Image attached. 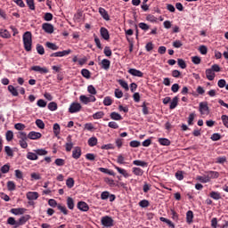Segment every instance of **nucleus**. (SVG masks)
<instances>
[{
  "label": "nucleus",
  "mask_w": 228,
  "mask_h": 228,
  "mask_svg": "<svg viewBox=\"0 0 228 228\" xmlns=\"http://www.w3.org/2000/svg\"><path fill=\"white\" fill-rule=\"evenodd\" d=\"M11 213L12 215H24L26 213V208H12Z\"/></svg>",
  "instance_id": "aec40b11"
},
{
  "label": "nucleus",
  "mask_w": 228,
  "mask_h": 228,
  "mask_svg": "<svg viewBox=\"0 0 228 228\" xmlns=\"http://www.w3.org/2000/svg\"><path fill=\"white\" fill-rule=\"evenodd\" d=\"M206 76H207V79H208V81H213V79H215V72L211 69H208L206 70Z\"/></svg>",
  "instance_id": "412c9836"
},
{
  "label": "nucleus",
  "mask_w": 228,
  "mask_h": 228,
  "mask_svg": "<svg viewBox=\"0 0 228 228\" xmlns=\"http://www.w3.org/2000/svg\"><path fill=\"white\" fill-rule=\"evenodd\" d=\"M110 118L112 120H122V116L118 112H111Z\"/></svg>",
  "instance_id": "72a5a7b5"
},
{
  "label": "nucleus",
  "mask_w": 228,
  "mask_h": 228,
  "mask_svg": "<svg viewBox=\"0 0 228 228\" xmlns=\"http://www.w3.org/2000/svg\"><path fill=\"white\" fill-rule=\"evenodd\" d=\"M178 61V66L182 69H186L187 65H186V62L184 61V60L183 59H178L177 60Z\"/></svg>",
  "instance_id": "774afa93"
},
{
  "label": "nucleus",
  "mask_w": 228,
  "mask_h": 228,
  "mask_svg": "<svg viewBox=\"0 0 228 228\" xmlns=\"http://www.w3.org/2000/svg\"><path fill=\"white\" fill-rule=\"evenodd\" d=\"M227 162V157L223 156V157H218L216 160V163H218L219 165H224V163Z\"/></svg>",
  "instance_id": "09e8293b"
},
{
  "label": "nucleus",
  "mask_w": 228,
  "mask_h": 228,
  "mask_svg": "<svg viewBox=\"0 0 228 228\" xmlns=\"http://www.w3.org/2000/svg\"><path fill=\"white\" fill-rule=\"evenodd\" d=\"M4 151L9 158H13V150L10 146H5Z\"/></svg>",
  "instance_id": "de8ad7c7"
},
{
  "label": "nucleus",
  "mask_w": 228,
  "mask_h": 228,
  "mask_svg": "<svg viewBox=\"0 0 228 228\" xmlns=\"http://www.w3.org/2000/svg\"><path fill=\"white\" fill-rule=\"evenodd\" d=\"M0 37L2 38H12V34H10L8 29L0 28Z\"/></svg>",
  "instance_id": "a211bd4d"
},
{
  "label": "nucleus",
  "mask_w": 228,
  "mask_h": 228,
  "mask_svg": "<svg viewBox=\"0 0 228 228\" xmlns=\"http://www.w3.org/2000/svg\"><path fill=\"white\" fill-rule=\"evenodd\" d=\"M147 106H149V103H146L145 102L142 105L143 115H149V107Z\"/></svg>",
  "instance_id": "4d7b16f0"
},
{
  "label": "nucleus",
  "mask_w": 228,
  "mask_h": 228,
  "mask_svg": "<svg viewBox=\"0 0 228 228\" xmlns=\"http://www.w3.org/2000/svg\"><path fill=\"white\" fill-rule=\"evenodd\" d=\"M31 70L34 72H39V74H49V69L40 66H32Z\"/></svg>",
  "instance_id": "0eeeda50"
},
{
  "label": "nucleus",
  "mask_w": 228,
  "mask_h": 228,
  "mask_svg": "<svg viewBox=\"0 0 228 228\" xmlns=\"http://www.w3.org/2000/svg\"><path fill=\"white\" fill-rule=\"evenodd\" d=\"M45 45L48 49H51L52 51H58V49H60V47L54 43L46 42Z\"/></svg>",
  "instance_id": "cd10ccee"
},
{
  "label": "nucleus",
  "mask_w": 228,
  "mask_h": 228,
  "mask_svg": "<svg viewBox=\"0 0 228 228\" xmlns=\"http://www.w3.org/2000/svg\"><path fill=\"white\" fill-rule=\"evenodd\" d=\"M8 90L12 94V95H13L14 97H17L19 95V92L12 85L8 86Z\"/></svg>",
  "instance_id": "7c9ffc66"
},
{
  "label": "nucleus",
  "mask_w": 228,
  "mask_h": 228,
  "mask_svg": "<svg viewBox=\"0 0 228 228\" xmlns=\"http://www.w3.org/2000/svg\"><path fill=\"white\" fill-rule=\"evenodd\" d=\"M179 102V98L177 96L174 97L169 105V110H175L177 108V103Z\"/></svg>",
  "instance_id": "393cba45"
},
{
  "label": "nucleus",
  "mask_w": 228,
  "mask_h": 228,
  "mask_svg": "<svg viewBox=\"0 0 228 228\" xmlns=\"http://www.w3.org/2000/svg\"><path fill=\"white\" fill-rule=\"evenodd\" d=\"M57 208L61 213H63V215H69V210L67 209V207L62 206L61 204H58Z\"/></svg>",
  "instance_id": "473e14b6"
},
{
  "label": "nucleus",
  "mask_w": 228,
  "mask_h": 228,
  "mask_svg": "<svg viewBox=\"0 0 228 228\" xmlns=\"http://www.w3.org/2000/svg\"><path fill=\"white\" fill-rule=\"evenodd\" d=\"M133 165H135L136 167H142V168H145L149 166V164L143 160H134Z\"/></svg>",
  "instance_id": "b1692460"
},
{
  "label": "nucleus",
  "mask_w": 228,
  "mask_h": 228,
  "mask_svg": "<svg viewBox=\"0 0 228 228\" xmlns=\"http://www.w3.org/2000/svg\"><path fill=\"white\" fill-rule=\"evenodd\" d=\"M27 159H29L30 161H37V159H38V155H37V152L33 153L28 151L27 153Z\"/></svg>",
  "instance_id": "4be33fe9"
},
{
  "label": "nucleus",
  "mask_w": 228,
  "mask_h": 228,
  "mask_svg": "<svg viewBox=\"0 0 228 228\" xmlns=\"http://www.w3.org/2000/svg\"><path fill=\"white\" fill-rule=\"evenodd\" d=\"M221 120H222L224 127H227V129H228V116L227 115H223L221 117Z\"/></svg>",
  "instance_id": "e2e57ef3"
},
{
  "label": "nucleus",
  "mask_w": 228,
  "mask_h": 228,
  "mask_svg": "<svg viewBox=\"0 0 228 228\" xmlns=\"http://www.w3.org/2000/svg\"><path fill=\"white\" fill-rule=\"evenodd\" d=\"M42 29L45 30V33H48V35L54 33V26L51 23H43Z\"/></svg>",
  "instance_id": "20e7f679"
},
{
  "label": "nucleus",
  "mask_w": 228,
  "mask_h": 228,
  "mask_svg": "<svg viewBox=\"0 0 228 228\" xmlns=\"http://www.w3.org/2000/svg\"><path fill=\"white\" fill-rule=\"evenodd\" d=\"M67 206L69 209H74V200L70 197L67 199Z\"/></svg>",
  "instance_id": "a18cd8bd"
},
{
  "label": "nucleus",
  "mask_w": 228,
  "mask_h": 228,
  "mask_svg": "<svg viewBox=\"0 0 228 228\" xmlns=\"http://www.w3.org/2000/svg\"><path fill=\"white\" fill-rule=\"evenodd\" d=\"M18 138L20 140H28V134H26V132H19Z\"/></svg>",
  "instance_id": "052dcab7"
},
{
  "label": "nucleus",
  "mask_w": 228,
  "mask_h": 228,
  "mask_svg": "<svg viewBox=\"0 0 228 228\" xmlns=\"http://www.w3.org/2000/svg\"><path fill=\"white\" fill-rule=\"evenodd\" d=\"M196 180L197 181H200V183H209V181H211V178L209 176H200V175H198L196 177Z\"/></svg>",
  "instance_id": "c85d7f7f"
},
{
  "label": "nucleus",
  "mask_w": 228,
  "mask_h": 228,
  "mask_svg": "<svg viewBox=\"0 0 228 228\" xmlns=\"http://www.w3.org/2000/svg\"><path fill=\"white\" fill-rule=\"evenodd\" d=\"M102 117H104L103 111H98L93 115V118L94 120H99V118H102Z\"/></svg>",
  "instance_id": "49530a36"
},
{
  "label": "nucleus",
  "mask_w": 228,
  "mask_h": 228,
  "mask_svg": "<svg viewBox=\"0 0 228 228\" xmlns=\"http://www.w3.org/2000/svg\"><path fill=\"white\" fill-rule=\"evenodd\" d=\"M118 83L124 88L126 92L129 90V85H127V82L124 79L118 80Z\"/></svg>",
  "instance_id": "2f4dec72"
},
{
  "label": "nucleus",
  "mask_w": 228,
  "mask_h": 228,
  "mask_svg": "<svg viewBox=\"0 0 228 228\" xmlns=\"http://www.w3.org/2000/svg\"><path fill=\"white\" fill-rule=\"evenodd\" d=\"M44 20H46V22L53 20V13L45 12L44 16Z\"/></svg>",
  "instance_id": "680f3d73"
},
{
  "label": "nucleus",
  "mask_w": 228,
  "mask_h": 228,
  "mask_svg": "<svg viewBox=\"0 0 228 228\" xmlns=\"http://www.w3.org/2000/svg\"><path fill=\"white\" fill-rule=\"evenodd\" d=\"M132 172L134 175H138L139 177H142V175H143V169L140 167H133Z\"/></svg>",
  "instance_id": "5701e85b"
},
{
  "label": "nucleus",
  "mask_w": 228,
  "mask_h": 228,
  "mask_svg": "<svg viewBox=\"0 0 228 228\" xmlns=\"http://www.w3.org/2000/svg\"><path fill=\"white\" fill-rule=\"evenodd\" d=\"M81 148L77 146L74 148L73 151H72V158L74 159H79L81 158Z\"/></svg>",
  "instance_id": "9d476101"
},
{
  "label": "nucleus",
  "mask_w": 228,
  "mask_h": 228,
  "mask_svg": "<svg viewBox=\"0 0 228 228\" xmlns=\"http://www.w3.org/2000/svg\"><path fill=\"white\" fill-rule=\"evenodd\" d=\"M26 197L28 200H37V199L39 197V194L37 191H28Z\"/></svg>",
  "instance_id": "4468645a"
},
{
  "label": "nucleus",
  "mask_w": 228,
  "mask_h": 228,
  "mask_svg": "<svg viewBox=\"0 0 228 228\" xmlns=\"http://www.w3.org/2000/svg\"><path fill=\"white\" fill-rule=\"evenodd\" d=\"M128 74H131V76H134L135 77H142L143 76V72L136 69H128Z\"/></svg>",
  "instance_id": "9b49d317"
},
{
  "label": "nucleus",
  "mask_w": 228,
  "mask_h": 228,
  "mask_svg": "<svg viewBox=\"0 0 228 228\" xmlns=\"http://www.w3.org/2000/svg\"><path fill=\"white\" fill-rule=\"evenodd\" d=\"M37 105L39 108H45V106H47V102H45V100L39 99L37 102Z\"/></svg>",
  "instance_id": "bf43d9fd"
},
{
  "label": "nucleus",
  "mask_w": 228,
  "mask_h": 228,
  "mask_svg": "<svg viewBox=\"0 0 228 228\" xmlns=\"http://www.w3.org/2000/svg\"><path fill=\"white\" fill-rule=\"evenodd\" d=\"M81 74H82L83 77H86V79H90V77H91L90 70H88L86 69H83L81 70Z\"/></svg>",
  "instance_id": "e433bc0d"
},
{
  "label": "nucleus",
  "mask_w": 228,
  "mask_h": 228,
  "mask_svg": "<svg viewBox=\"0 0 228 228\" xmlns=\"http://www.w3.org/2000/svg\"><path fill=\"white\" fill-rule=\"evenodd\" d=\"M87 92L89 94H91V95H96L97 94V90L95 89V87L94 86H88L87 87Z\"/></svg>",
  "instance_id": "603ef678"
},
{
  "label": "nucleus",
  "mask_w": 228,
  "mask_h": 228,
  "mask_svg": "<svg viewBox=\"0 0 228 228\" xmlns=\"http://www.w3.org/2000/svg\"><path fill=\"white\" fill-rule=\"evenodd\" d=\"M77 208L80 211H88L90 209V208L88 207V204H86V202L85 201H79L77 203Z\"/></svg>",
  "instance_id": "f3484780"
},
{
  "label": "nucleus",
  "mask_w": 228,
  "mask_h": 228,
  "mask_svg": "<svg viewBox=\"0 0 228 228\" xmlns=\"http://www.w3.org/2000/svg\"><path fill=\"white\" fill-rule=\"evenodd\" d=\"M70 53H72V50L68 49V50H64L62 52L53 53L50 56H51V58H63V56H69V54H70Z\"/></svg>",
  "instance_id": "7ed1b4c3"
},
{
  "label": "nucleus",
  "mask_w": 228,
  "mask_h": 228,
  "mask_svg": "<svg viewBox=\"0 0 228 228\" xmlns=\"http://www.w3.org/2000/svg\"><path fill=\"white\" fill-rule=\"evenodd\" d=\"M160 222H164L165 224H167V225H169V227H173L175 228V226L174 225V223H172V221H170V219H167L165 217H159Z\"/></svg>",
  "instance_id": "37998d69"
},
{
  "label": "nucleus",
  "mask_w": 228,
  "mask_h": 228,
  "mask_svg": "<svg viewBox=\"0 0 228 228\" xmlns=\"http://www.w3.org/2000/svg\"><path fill=\"white\" fill-rule=\"evenodd\" d=\"M37 51L38 54L44 55L45 54V50L44 49V46L42 45H37Z\"/></svg>",
  "instance_id": "6e6d98bb"
},
{
  "label": "nucleus",
  "mask_w": 228,
  "mask_h": 228,
  "mask_svg": "<svg viewBox=\"0 0 228 228\" xmlns=\"http://www.w3.org/2000/svg\"><path fill=\"white\" fill-rule=\"evenodd\" d=\"M139 28L142 29V31H149V29L151 28V27L145 22L139 23Z\"/></svg>",
  "instance_id": "5fc2aeb1"
},
{
  "label": "nucleus",
  "mask_w": 228,
  "mask_h": 228,
  "mask_svg": "<svg viewBox=\"0 0 228 228\" xmlns=\"http://www.w3.org/2000/svg\"><path fill=\"white\" fill-rule=\"evenodd\" d=\"M15 188H16V185H15V183L13 181H9L7 183V190L9 191H14Z\"/></svg>",
  "instance_id": "4c0bfd02"
},
{
  "label": "nucleus",
  "mask_w": 228,
  "mask_h": 228,
  "mask_svg": "<svg viewBox=\"0 0 228 228\" xmlns=\"http://www.w3.org/2000/svg\"><path fill=\"white\" fill-rule=\"evenodd\" d=\"M104 106H111L113 104V100H111V97L106 96L103 100Z\"/></svg>",
  "instance_id": "a19ab883"
},
{
  "label": "nucleus",
  "mask_w": 228,
  "mask_h": 228,
  "mask_svg": "<svg viewBox=\"0 0 228 228\" xmlns=\"http://www.w3.org/2000/svg\"><path fill=\"white\" fill-rule=\"evenodd\" d=\"M29 10H35V0H26Z\"/></svg>",
  "instance_id": "338daca9"
},
{
  "label": "nucleus",
  "mask_w": 228,
  "mask_h": 228,
  "mask_svg": "<svg viewBox=\"0 0 228 228\" xmlns=\"http://www.w3.org/2000/svg\"><path fill=\"white\" fill-rule=\"evenodd\" d=\"M54 163L57 167H63V165H65V159H55Z\"/></svg>",
  "instance_id": "69168bd1"
},
{
  "label": "nucleus",
  "mask_w": 228,
  "mask_h": 228,
  "mask_svg": "<svg viewBox=\"0 0 228 228\" xmlns=\"http://www.w3.org/2000/svg\"><path fill=\"white\" fill-rule=\"evenodd\" d=\"M100 35L103 40H110V31H108V28L102 27L100 28Z\"/></svg>",
  "instance_id": "1a4fd4ad"
},
{
  "label": "nucleus",
  "mask_w": 228,
  "mask_h": 228,
  "mask_svg": "<svg viewBox=\"0 0 228 228\" xmlns=\"http://www.w3.org/2000/svg\"><path fill=\"white\" fill-rule=\"evenodd\" d=\"M36 126H37V127L39 129H45V124L44 123V121L42 119H37L36 120Z\"/></svg>",
  "instance_id": "3c124183"
},
{
  "label": "nucleus",
  "mask_w": 228,
  "mask_h": 228,
  "mask_svg": "<svg viewBox=\"0 0 228 228\" xmlns=\"http://www.w3.org/2000/svg\"><path fill=\"white\" fill-rule=\"evenodd\" d=\"M48 110H50V111H56L58 110V104L54 102H50L48 104Z\"/></svg>",
  "instance_id": "ea45409f"
},
{
  "label": "nucleus",
  "mask_w": 228,
  "mask_h": 228,
  "mask_svg": "<svg viewBox=\"0 0 228 228\" xmlns=\"http://www.w3.org/2000/svg\"><path fill=\"white\" fill-rule=\"evenodd\" d=\"M99 171L102 172V174H108V175L115 176V172L111 169H108V168H104V167H99Z\"/></svg>",
  "instance_id": "bb28decb"
},
{
  "label": "nucleus",
  "mask_w": 228,
  "mask_h": 228,
  "mask_svg": "<svg viewBox=\"0 0 228 228\" xmlns=\"http://www.w3.org/2000/svg\"><path fill=\"white\" fill-rule=\"evenodd\" d=\"M101 63L102 69H103L104 70H110V66L111 65V61H110V60L103 59Z\"/></svg>",
  "instance_id": "6ab92c4d"
},
{
  "label": "nucleus",
  "mask_w": 228,
  "mask_h": 228,
  "mask_svg": "<svg viewBox=\"0 0 228 228\" xmlns=\"http://www.w3.org/2000/svg\"><path fill=\"white\" fill-rule=\"evenodd\" d=\"M28 138L29 140H40V138H42V134L40 132L31 131L28 133Z\"/></svg>",
  "instance_id": "6e6552de"
},
{
  "label": "nucleus",
  "mask_w": 228,
  "mask_h": 228,
  "mask_svg": "<svg viewBox=\"0 0 228 228\" xmlns=\"http://www.w3.org/2000/svg\"><path fill=\"white\" fill-rule=\"evenodd\" d=\"M117 163H118V165H125L126 164V158L124 157V155L119 154L118 156Z\"/></svg>",
  "instance_id": "c03bdc74"
},
{
  "label": "nucleus",
  "mask_w": 228,
  "mask_h": 228,
  "mask_svg": "<svg viewBox=\"0 0 228 228\" xmlns=\"http://www.w3.org/2000/svg\"><path fill=\"white\" fill-rule=\"evenodd\" d=\"M97 142H98L97 137H91L88 139L87 143L89 147H95V145H97Z\"/></svg>",
  "instance_id": "c756f323"
},
{
  "label": "nucleus",
  "mask_w": 228,
  "mask_h": 228,
  "mask_svg": "<svg viewBox=\"0 0 228 228\" xmlns=\"http://www.w3.org/2000/svg\"><path fill=\"white\" fill-rule=\"evenodd\" d=\"M31 216L29 215H26L21 216L18 221H17V225L18 227H20V225H24L28 220H29Z\"/></svg>",
  "instance_id": "f8f14e48"
},
{
  "label": "nucleus",
  "mask_w": 228,
  "mask_h": 228,
  "mask_svg": "<svg viewBox=\"0 0 228 228\" xmlns=\"http://www.w3.org/2000/svg\"><path fill=\"white\" fill-rule=\"evenodd\" d=\"M67 142H66V151L67 152H70V151H72V147H74V143H72V135H69L67 137Z\"/></svg>",
  "instance_id": "2eb2a0df"
},
{
  "label": "nucleus",
  "mask_w": 228,
  "mask_h": 228,
  "mask_svg": "<svg viewBox=\"0 0 228 228\" xmlns=\"http://www.w3.org/2000/svg\"><path fill=\"white\" fill-rule=\"evenodd\" d=\"M114 168L116 170H118V174H121V175H123V177H126V179H127V177H129V173H127V170L119 167L118 166H115L114 165Z\"/></svg>",
  "instance_id": "dca6fc26"
},
{
  "label": "nucleus",
  "mask_w": 228,
  "mask_h": 228,
  "mask_svg": "<svg viewBox=\"0 0 228 228\" xmlns=\"http://www.w3.org/2000/svg\"><path fill=\"white\" fill-rule=\"evenodd\" d=\"M186 222H187V224H191L193 222V211H191V210L187 211Z\"/></svg>",
  "instance_id": "a878e982"
},
{
  "label": "nucleus",
  "mask_w": 228,
  "mask_h": 228,
  "mask_svg": "<svg viewBox=\"0 0 228 228\" xmlns=\"http://www.w3.org/2000/svg\"><path fill=\"white\" fill-rule=\"evenodd\" d=\"M34 152H36L37 156H47V151L45 149L34 150Z\"/></svg>",
  "instance_id": "f704fd0d"
},
{
  "label": "nucleus",
  "mask_w": 228,
  "mask_h": 228,
  "mask_svg": "<svg viewBox=\"0 0 228 228\" xmlns=\"http://www.w3.org/2000/svg\"><path fill=\"white\" fill-rule=\"evenodd\" d=\"M98 12L104 20H110V14H108V11H106V9L100 7Z\"/></svg>",
  "instance_id": "ddd939ff"
},
{
  "label": "nucleus",
  "mask_w": 228,
  "mask_h": 228,
  "mask_svg": "<svg viewBox=\"0 0 228 228\" xmlns=\"http://www.w3.org/2000/svg\"><path fill=\"white\" fill-rule=\"evenodd\" d=\"M23 45L25 51L28 53L31 51L33 45V35L31 32L27 31L23 34Z\"/></svg>",
  "instance_id": "f257e3e1"
},
{
  "label": "nucleus",
  "mask_w": 228,
  "mask_h": 228,
  "mask_svg": "<svg viewBox=\"0 0 228 228\" xmlns=\"http://www.w3.org/2000/svg\"><path fill=\"white\" fill-rule=\"evenodd\" d=\"M79 99H80V102H81L83 104H88V102H90V99H89V97L86 96V95L82 94V95H80Z\"/></svg>",
  "instance_id": "8fccbe9b"
},
{
  "label": "nucleus",
  "mask_w": 228,
  "mask_h": 228,
  "mask_svg": "<svg viewBox=\"0 0 228 228\" xmlns=\"http://www.w3.org/2000/svg\"><path fill=\"white\" fill-rule=\"evenodd\" d=\"M200 113L201 115H209V107L208 106V102L200 103Z\"/></svg>",
  "instance_id": "39448f33"
},
{
  "label": "nucleus",
  "mask_w": 228,
  "mask_h": 228,
  "mask_svg": "<svg viewBox=\"0 0 228 228\" xmlns=\"http://www.w3.org/2000/svg\"><path fill=\"white\" fill-rule=\"evenodd\" d=\"M5 138L7 142H12L13 140V132L12 130H8L5 134Z\"/></svg>",
  "instance_id": "79ce46f5"
},
{
  "label": "nucleus",
  "mask_w": 228,
  "mask_h": 228,
  "mask_svg": "<svg viewBox=\"0 0 228 228\" xmlns=\"http://www.w3.org/2000/svg\"><path fill=\"white\" fill-rule=\"evenodd\" d=\"M149 205L150 203H149V200H142L139 202L140 208H149Z\"/></svg>",
  "instance_id": "0e129e2a"
},
{
  "label": "nucleus",
  "mask_w": 228,
  "mask_h": 228,
  "mask_svg": "<svg viewBox=\"0 0 228 228\" xmlns=\"http://www.w3.org/2000/svg\"><path fill=\"white\" fill-rule=\"evenodd\" d=\"M81 105L77 102H73L69 108V113H77L81 111Z\"/></svg>",
  "instance_id": "423d86ee"
},
{
  "label": "nucleus",
  "mask_w": 228,
  "mask_h": 228,
  "mask_svg": "<svg viewBox=\"0 0 228 228\" xmlns=\"http://www.w3.org/2000/svg\"><path fill=\"white\" fill-rule=\"evenodd\" d=\"M211 199H214V200H220L222 197L220 196V192L212 191L210 192Z\"/></svg>",
  "instance_id": "58836bf2"
},
{
  "label": "nucleus",
  "mask_w": 228,
  "mask_h": 228,
  "mask_svg": "<svg viewBox=\"0 0 228 228\" xmlns=\"http://www.w3.org/2000/svg\"><path fill=\"white\" fill-rule=\"evenodd\" d=\"M101 222L103 227H113L114 225L113 218L110 216H102Z\"/></svg>",
  "instance_id": "f03ea898"
},
{
  "label": "nucleus",
  "mask_w": 228,
  "mask_h": 228,
  "mask_svg": "<svg viewBox=\"0 0 228 228\" xmlns=\"http://www.w3.org/2000/svg\"><path fill=\"white\" fill-rule=\"evenodd\" d=\"M159 143L160 145H165V146L168 147V145H170V140H168L167 138H159Z\"/></svg>",
  "instance_id": "c9c22d12"
},
{
  "label": "nucleus",
  "mask_w": 228,
  "mask_h": 228,
  "mask_svg": "<svg viewBox=\"0 0 228 228\" xmlns=\"http://www.w3.org/2000/svg\"><path fill=\"white\" fill-rule=\"evenodd\" d=\"M74 178L72 177H69L67 179L66 181V185L69 187V188H74Z\"/></svg>",
  "instance_id": "13d9d810"
},
{
  "label": "nucleus",
  "mask_w": 228,
  "mask_h": 228,
  "mask_svg": "<svg viewBox=\"0 0 228 228\" xmlns=\"http://www.w3.org/2000/svg\"><path fill=\"white\" fill-rule=\"evenodd\" d=\"M7 224H8L9 225H14V228H17V227H18V225H17V220H15L13 217H9V218L7 219Z\"/></svg>",
  "instance_id": "864d4df0"
}]
</instances>
